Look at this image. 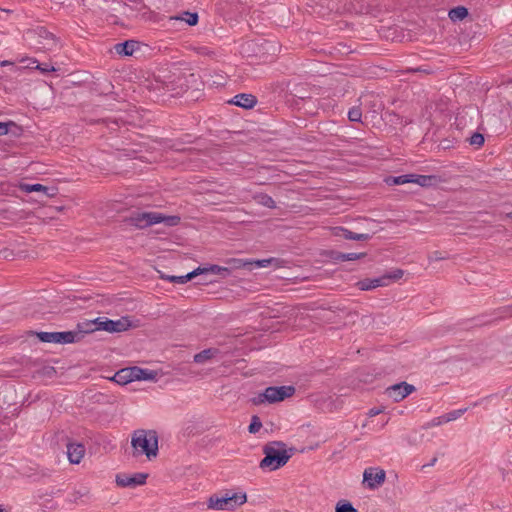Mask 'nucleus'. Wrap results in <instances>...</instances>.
<instances>
[{"label": "nucleus", "mask_w": 512, "mask_h": 512, "mask_svg": "<svg viewBox=\"0 0 512 512\" xmlns=\"http://www.w3.org/2000/svg\"><path fill=\"white\" fill-rule=\"evenodd\" d=\"M198 75L194 73H186L181 69L174 71L162 70L155 76L151 88L154 91L171 92L173 96L181 95L190 88L198 89Z\"/></svg>", "instance_id": "obj_1"}, {"label": "nucleus", "mask_w": 512, "mask_h": 512, "mask_svg": "<svg viewBox=\"0 0 512 512\" xmlns=\"http://www.w3.org/2000/svg\"><path fill=\"white\" fill-rule=\"evenodd\" d=\"M296 448H287L282 441H272L263 446L264 458L260 461L259 467L263 470L275 471L289 461L295 454Z\"/></svg>", "instance_id": "obj_2"}, {"label": "nucleus", "mask_w": 512, "mask_h": 512, "mask_svg": "<svg viewBox=\"0 0 512 512\" xmlns=\"http://www.w3.org/2000/svg\"><path fill=\"white\" fill-rule=\"evenodd\" d=\"M133 456L145 455L147 459L156 458L159 451V436L153 429H138L131 435Z\"/></svg>", "instance_id": "obj_3"}, {"label": "nucleus", "mask_w": 512, "mask_h": 512, "mask_svg": "<svg viewBox=\"0 0 512 512\" xmlns=\"http://www.w3.org/2000/svg\"><path fill=\"white\" fill-rule=\"evenodd\" d=\"M180 217L176 215L166 216L159 212H133L124 221L131 226L144 229L154 224L164 223L168 227L176 226L180 223Z\"/></svg>", "instance_id": "obj_4"}, {"label": "nucleus", "mask_w": 512, "mask_h": 512, "mask_svg": "<svg viewBox=\"0 0 512 512\" xmlns=\"http://www.w3.org/2000/svg\"><path fill=\"white\" fill-rule=\"evenodd\" d=\"M247 501L246 493H216L211 495L207 500V508L218 511H233L237 507L242 506Z\"/></svg>", "instance_id": "obj_5"}, {"label": "nucleus", "mask_w": 512, "mask_h": 512, "mask_svg": "<svg viewBox=\"0 0 512 512\" xmlns=\"http://www.w3.org/2000/svg\"><path fill=\"white\" fill-rule=\"evenodd\" d=\"M404 275V271L402 269H395L390 273L384 274L381 277L374 279H363L357 283V286L362 291L371 290L377 287L386 286L390 281H397L401 279Z\"/></svg>", "instance_id": "obj_6"}, {"label": "nucleus", "mask_w": 512, "mask_h": 512, "mask_svg": "<svg viewBox=\"0 0 512 512\" xmlns=\"http://www.w3.org/2000/svg\"><path fill=\"white\" fill-rule=\"evenodd\" d=\"M35 334L37 338L44 343L70 344L79 342V334L73 331L36 332Z\"/></svg>", "instance_id": "obj_7"}, {"label": "nucleus", "mask_w": 512, "mask_h": 512, "mask_svg": "<svg viewBox=\"0 0 512 512\" xmlns=\"http://www.w3.org/2000/svg\"><path fill=\"white\" fill-rule=\"evenodd\" d=\"M131 327V321L128 317H121L118 320L98 317V328L109 333H119L127 331Z\"/></svg>", "instance_id": "obj_8"}, {"label": "nucleus", "mask_w": 512, "mask_h": 512, "mask_svg": "<svg viewBox=\"0 0 512 512\" xmlns=\"http://www.w3.org/2000/svg\"><path fill=\"white\" fill-rule=\"evenodd\" d=\"M295 393L293 386H270L263 391V397L268 403L283 401Z\"/></svg>", "instance_id": "obj_9"}, {"label": "nucleus", "mask_w": 512, "mask_h": 512, "mask_svg": "<svg viewBox=\"0 0 512 512\" xmlns=\"http://www.w3.org/2000/svg\"><path fill=\"white\" fill-rule=\"evenodd\" d=\"M413 391H415V387L412 384L400 382L386 388L385 394L394 402H400Z\"/></svg>", "instance_id": "obj_10"}, {"label": "nucleus", "mask_w": 512, "mask_h": 512, "mask_svg": "<svg viewBox=\"0 0 512 512\" xmlns=\"http://www.w3.org/2000/svg\"><path fill=\"white\" fill-rule=\"evenodd\" d=\"M386 473L383 469L369 467L364 470L363 482L366 483L370 489H375L382 485L385 481Z\"/></svg>", "instance_id": "obj_11"}, {"label": "nucleus", "mask_w": 512, "mask_h": 512, "mask_svg": "<svg viewBox=\"0 0 512 512\" xmlns=\"http://www.w3.org/2000/svg\"><path fill=\"white\" fill-rule=\"evenodd\" d=\"M148 474L135 473L133 475L117 474L116 483L120 487H135L146 483Z\"/></svg>", "instance_id": "obj_12"}, {"label": "nucleus", "mask_w": 512, "mask_h": 512, "mask_svg": "<svg viewBox=\"0 0 512 512\" xmlns=\"http://www.w3.org/2000/svg\"><path fill=\"white\" fill-rule=\"evenodd\" d=\"M19 188L21 191L26 192V193L42 192L43 195L47 198H52V197L56 196L58 193V189L56 187H48V186H44L39 183H36V184L21 183Z\"/></svg>", "instance_id": "obj_13"}, {"label": "nucleus", "mask_w": 512, "mask_h": 512, "mask_svg": "<svg viewBox=\"0 0 512 512\" xmlns=\"http://www.w3.org/2000/svg\"><path fill=\"white\" fill-rule=\"evenodd\" d=\"M332 233L334 236L346 240L367 241L371 238V235L368 233H355L340 226L332 228Z\"/></svg>", "instance_id": "obj_14"}, {"label": "nucleus", "mask_w": 512, "mask_h": 512, "mask_svg": "<svg viewBox=\"0 0 512 512\" xmlns=\"http://www.w3.org/2000/svg\"><path fill=\"white\" fill-rule=\"evenodd\" d=\"M85 454V447L80 443L67 444V456L72 464H79Z\"/></svg>", "instance_id": "obj_15"}, {"label": "nucleus", "mask_w": 512, "mask_h": 512, "mask_svg": "<svg viewBox=\"0 0 512 512\" xmlns=\"http://www.w3.org/2000/svg\"><path fill=\"white\" fill-rule=\"evenodd\" d=\"M95 331H99L98 318L94 320H85L77 324V330H73L74 333L79 334V341L82 340L85 334H89Z\"/></svg>", "instance_id": "obj_16"}, {"label": "nucleus", "mask_w": 512, "mask_h": 512, "mask_svg": "<svg viewBox=\"0 0 512 512\" xmlns=\"http://www.w3.org/2000/svg\"><path fill=\"white\" fill-rule=\"evenodd\" d=\"M139 42L136 40H126L114 45V50L118 55L131 56L139 48Z\"/></svg>", "instance_id": "obj_17"}, {"label": "nucleus", "mask_w": 512, "mask_h": 512, "mask_svg": "<svg viewBox=\"0 0 512 512\" xmlns=\"http://www.w3.org/2000/svg\"><path fill=\"white\" fill-rule=\"evenodd\" d=\"M231 103L244 109H251L256 105L257 98L252 94L240 93L234 96Z\"/></svg>", "instance_id": "obj_18"}, {"label": "nucleus", "mask_w": 512, "mask_h": 512, "mask_svg": "<svg viewBox=\"0 0 512 512\" xmlns=\"http://www.w3.org/2000/svg\"><path fill=\"white\" fill-rule=\"evenodd\" d=\"M129 374L132 376V382L140 380H154L156 378L155 371L143 369L137 366L131 367V372H129Z\"/></svg>", "instance_id": "obj_19"}, {"label": "nucleus", "mask_w": 512, "mask_h": 512, "mask_svg": "<svg viewBox=\"0 0 512 512\" xmlns=\"http://www.w3.org/2000/svg\"><path fill=\"white\" fill-rule=\"evenodd\" d=\"M411 183L418 184L421 187H431L439 182V177L436 175H418L412 174Z\"/></svg>", "instance_id": "obj_20"}, {"label": "nucleus", "mask_w": 512, "mask_h": 512, "mask_svg": "<svg viewBox=\"0 0 512 512\" xmlns=\"http://www.w3.org/2000/svg\"><path fill=\"white\" fill-rule=\"evenodd\" d=\"M39 37L45 41V42H42V44H43V48H45L47 50H53L54 48H56L58 46V41H57L56 37L54 36V34H52L51 32L47 31L44 28H41L39 30Z\"/></svg>", "instance_id": "obj_21"}, {"label": "nucleus", "mask_w": 512, "mask_h": 512, "mask_svg": "<svg viewBox=\"0 0 512 512\" xmlns=\"http://www.w3.org/2000/svg\"><path fill=\"white\" fill-rule=\"evenodd\" d=\"M331 258L335 262H345V261H354L357 259H361L366 256V253H342L337 251L331 252Z\"/></svg>", "instance_id": "obj_22"}, {"label": "nucleus", "mask_w": 512, "mask_h": 512, "mask_svg": "<svg viewBox=\"0 0 512 512\" xmlns=\"http://www.w3.org/2000/svg\"><path fill=\"white\" fill-rule=\"evenodd\" d=\"M219 354V349L208 348L194 355V362L197 364H204L206 361L216 357Z\"/></svg>", "instance_id": "obj_23"}, {"label": "nucleus", "mask_w": 512, "mask_h": 512, "mask_svg": "<svg viewBox=\"0 0 512 512\" xmlns=\"http://www.w3.org/2000/svg\"><path fill=\"white\" fill-rule=\"evenodd\" d=\"M199 271H200V267L196 268L192 272H189V273H187L186 275H183V276H164V275H162L161 278L162 279H167V280H169L170 282H173V283L184 284V283L192 280L196 276H198L199 275Z\"/></svg>", "instance_id": "obj_24"}, {"label": "nucleus", "mask_w": 512, "mask_h": 512, "mask_svg": "<svg viewBox=\"0 0 512 512\" xmlns=\"http://www.w3.org/2000/svg\"><path fill=\"white\" fill-rule=\"evenodd\" d=\"M468 14L469 12L466 7L457 6L449 11L448 16L453 22H456L465 19L468 16Z\"/></svg>", "instance_id": "obj_25"}, {"label": "nucleus", "mask_w": 512, "mask_h": 512, "mask_svg": "<svg viewBox=\"0 0 512 512\" xmlns=\"http://www.w3.org/2000/svg\"><path fill=\"white\" fill-rule=\"evenodd\" d=\"M129 372H131V367L121 369L115 373L113 380L121 385L128 384L132 382V376L129 374Z\"/></svg>", "instance_id": "obj_26"}, {"label": "nucleus", "mask_w": 512, "mask_h": 512, "mask_svg": "<svg viewBox=\"0 0 512 512\" xmlns=\"http://www.w3.org/2000/svg\"><path fill=\"white\" fill-rule=\"evenodd\" d=\"M411 177H413L412 174H404V175H400V176H388L385 179V182L389 186L403 185V184L411 183Z\"/></svg>", "instance_id": "obj_27"}, {"label": "nucleus", "mask_w": 512, "mask_h": 512, "mask_svg": "<svg viewBox=\"0 0 512 512\" xmlns=\"http://www.w3.org/2000/svg\"><path fill=\"white\" fill-rule=\"evenodd\" d=\"M466 411H467V408L451 411V412L437 418L438 421L436 424H441L443 422H450V421L456 420L461 415H463Z\"/></svg>", "instance_id": "obj_28"}, {"label": "nucleus", "mask_w": 512, "mask_h": 512, "mask_svg": "<svg viewBox=\"0 0 512 512\" xmlns=\"http://www.w3.org/2000/svg\"><path fill=\"white\" fill-rule=\"evenodd\" d=\"M254 199L257 201V203L267 207V208H275L276 203L273 200L271 196L265 193H259L254 196Z\"/></svg>", "instance_id": "obj_29"}, {"label": "nucleus", "mask_w": 512, "mask_h": 512, "mask_svg": "<svg viewBox=\"0 0 512 512\" xmlns=\"http://www.w3.org/2000/svg\"><path fill=\"white\" fill-rule=\"evenodd\" d=\"M205 273L228 275L230 273V270L226 267H221L218 265H210L209 267L204 268L200 267L199 275Z\"/></svg>", "instance_id": "obj_30"}, {"label": "nucleus", "mask_w": 512, "mask_h": 512, "mask_svg": "<svg viewBox=\"0 0 512 512\" xmlns=\"http://www.w3.org/2000/svg\"><path fill=\"white\" fill-rule=\"evenodd\" d=\"M27 59H22L21 62L26 61ZM31 64H36L35 69L39 70L41 73L45 74L48 72L56 71L54 66H51L48 63H38V61L34 58L28 59Z\"/></svg>", "instance_id": "obj_31"}, {"label": "nucleus", "mask_w": 512, "mask_h": 512, "mask_svg": "<svg viewBox=\"0 0 512 512\" xmlns=\"http://www.w3.org/2000/svg\"><path fill=\"white\" fill-rule=\"evenodd\" d=\"M468 141L471 146H474L475 148H480L481 146H483L485 138L482 133L475 132L470 136Z\"/></svg>", "instance_id": "obj_32"}, {"label": "nucleus", "mask_w": 512, "mask_h": 512, "mask_svg": "<svg viewBox=\"0 0 512 512\" xmlns=\"http://www.w3.org/2000/svg\"><path fill=\"white\" fill-rule=\"evenodd\" d=\"M335 512H357V510L349 501L341 500L336 504Z\"/></svg>", "instance_id": "obj_33"}, {"label": "nucleus", "mask_w": 512, "mask_h": 512, "mask_svg": "<svg viewBox=\"0 0 512 512\" xmlns=\"http://www.w3.org/2000/svg\"><path fill=\"white\" fill-rule=\"evenodd\" d=\"M176 19L184 20L188 25L193 26L198 23V14L191 12H184L182 17H177Z\"/></svg>", "instance_id": "obj_34"}, {"label": "nucleus", "mask_w": 512, "mask_h": 512, "mask_svg": "<svg viewBox=\"0 0 512 512\" xmlns=\"http://www.w3.org/2000/svg\"><path fill=\"white\" fill-rule=\"evenodd\" d=\"M362 117V111L360 107H352L348 111V119L352 122H360Z\"/></svg>", "instance_id": "obj_35"}, {"label": "nucleus", "mask_w": 512, "mask_h": 512, "mask_svg": "<svg viewBox=\"0 0 512 512\" xmlns=\"http://www.w3.org/2000/svg\"><path fill=\"white\" fill-rule=\"evenodd\" d=\"M262 427L260 418L256 415L252 416L251 423L248 427V431L252 434L257 433Z\"/></svg>", "instance_id": "obj_36"}, {"label": "nucleus", "mask_w": 512, "mask_h": 512, "mask_svg": "<svg viewBox=\"0 0 512 512\" xmlns=\"http://www.w3.org/2000/svg\"><path fill=\"white\" fill-rule=\"evenodd\" d=\"M14 125H15L14 122H8V123L0 122V136L6 135L9 131L8 127L14 126Z\"/></svg>", "instance_id": "obj_37"}, {"label": "nucleus", "mask_w": 512, "mask_h": 512, "mask_svg": "<svg viewBox=\"0 0 512 512\" xmlns=\"http://www.w3.org/2000/svg\"><path fill=\"white\" fill-rule=\"evenodd\" d=\"M446 258H447V257H446V256H442V255H441V252H439V251H434V252H432V253L429 255V257H428V259H429L430 261H439V260H444V259H446Z\"/></svg>", "instance_id": "obj_38"}, {"label": "nucleus", "mask_w": 512, "mask_h": 512, "mask_svg": "<svg viewBox=\"0 0 512 512\" xmlns=\"http://www.w3.org/2000/svg\"><path fill=\"white\" fill-rule=\"evenodd\" d=\"M251 402L254 405H260V404H263V403L267 402V399H265L263 397V392H262V393H259L257 396L253 397L251 399Z\"/></svg>", "instance_id": "obj_39"}, {"label": "nucleus", "mask_w": 512, "mask_h": 512, "mask_svg": "<svg viewBox=\"0 0 512 512\" xmlns=\"http://www.w3.org/2000/svg\"><path fill=\"white\" fill-rule=\"evenodd\" d=\"M383 412V408H378V407H374V408H371L368 412H367V415L368 417H374V416H377L379 415L380 413Z\"/></svg>", "instance_id": "obj_40"}, {"label": "nucleus", "mask_w": 512, "mask_h": 512, "mask_svg": "<svg viewBox=\"0 0 512 512\" xmlns=\"http://www.w3.org/2000/svg\"><path fill=\"white\" fill-rule=\"evenodd\" d=\"M230 262H232L234 264L235 268H241V267H244V266H246L248 264L246 262H243L240 259H232Z\"/></svg>", "instance_id": "obj_41"}, {"label": "nucleus", "mask_w": 512, "mask_h": 512, "mask_svg": "<svg viewBox=\"0 0 512 512\" xmlns=\"http://www.w3.org/2000/svg\"><path fill=\"white\" fill-rule=\"evenodd\" d=\"M272 261V259H264V260H259L256 262L257 266L259 267H266L268 263H270Z\"/></svg>", "instance_id": "obj_42"}, {"label": "nucleus", "mask_w": 512, "mask_h": 512, "mask_svg": "<svg viewBox=\"0 0 512 512\" xmlns=\"http://www.w3.org/2000/svg\"><path fill=\"white\" fill-rule=\"evenodd\" d=\"M436 461H437V457H434V458L430 461V463H428V464H426V465H423V468L428 467V466H433V465L436 463Z\"/></svg>", "instance_id": "obj_43"}, {"label": "nucleus", "mask_w": 512, "mask_h": 512, "mask_svg": "<svg viewBox=\"0 0 512 512\" xmlns=\"http://www.w3.org/2000/svg\"><path fill=\"white\" fill-rule=\"evenodd\" d=\"M1 66H7V65H13L12 62L8 61V60H4L0 63Z\"/></svg>", "instance_id": "obj_44"}, {"label": "nucleus", "mask_w": 512, "mask_h": 512, "mask_svg": "<svg viewBox=\"0 0 512 512\" xmlns=\"http://www.w3.org/2000/svg\"><path fill=\"white\" fill-rule=\"evenodd\" d=\"M0 512H4V509L2 508L1 505H0Z\"/></svg>", "instance_id": "obj_45"}, {"label": "nucleus", "mask_w": 512, "mask_h": 512, "mask_svg": "<svg viewBox=\"0 0 512 512\" xmlns=\"http://www.w3.org/2000/svg\"><path fill=\"white\" fill-rule=\"evenodd\" d=\"M508 216H509L510 218H512V211L508 214Z\"/></svg>", "instance_id": "obj_46"}]
</instances>
